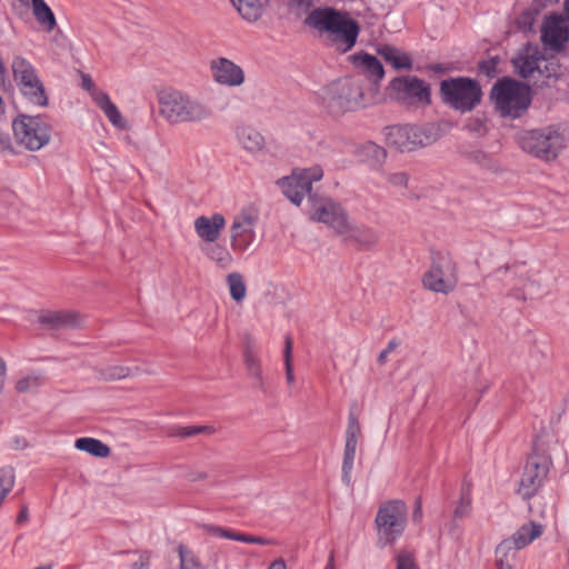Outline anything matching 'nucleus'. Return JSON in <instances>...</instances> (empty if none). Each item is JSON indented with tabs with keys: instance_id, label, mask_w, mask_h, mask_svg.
<instances>
[{
	"instance_id": "1",
	"label": "nucleus",
	"mask_w": 569,
	"mask_h": 569,
	"mask_svg": "<svg viewBox=\"0 0 569 569\" xmlns=\"http://www.w3.org/2000/svg\"><path fill=\"white\" fill-rule=\"evenodd\" d=\"M157 100L159 114L172 126L199 123L212 116V110L206 102L177 89L160 91Z\"/></svg>"
},
{
	"instance_id": "2",
	"label": "nucleus",
	"mask_w": 569,
	"mask_h": 569,
	"mask_svg": "<svg viewBox=\"0 0 569 569\" xmlns=\"http://www.w3.org/2000/svg\"><path fill=\"white\" fill-rule=\"evenodd\" d=\"M567 130L560 123L526 130L518 136L520 148L543 161L555 160L567 147Z\"/></svg>"
},
{
	"instance_id": "3",
	"label": "nucleus",
	"mask_w": 569,
	"mask_h": 569,
	"mask_svg": "<svg viewBox=\"0 0 569 569\" xmlns=\"http://www.w3.org/2000/svg\"><path fill=\"white\" fill-rule=\"evenodd\" d=\"M442 101L461 113L472 111L482 98L480 83L468 77H451L440 82Z\"/></svg>"
},
{
	"instance_id": "4",
	"label": "nucleus",
	"mask_w": 569,
	"mask_h": 569,
	"mask_svg": "<svg viewBox=\"0 0 569 569\" xmlns=\"http://www.w3.org/2000/svg\"><path fill=\"white\" fill-rule=\"evenodd\" d=\"M407 522L408 507L402 500L381 503L375 519L379 546L393 545L405 532Z\"/></svg>"
},
{
	"instance_id": "5",
	"label": "nucleus",
	"mask_w": 569,
	"mask_h": 569,
	"mask_svg": "<svg viewBox=\"0 0 569 569\" xmlns=\"http://www.w3.org/2000/svg\"><path fill=\"white\" fill-rule=\"evenodd\" d=\"M363 89L359 81L345 79L321 90L322 106L333 116L355 111L363 103Z\"/></svg>"
},
{
	"instance_id": "6",
	"label": "nucleus",
	"mask_w": 569,
	"mask_h": 569,
	"mask_svg": "<svg viewBox=\"0 0 569 569\" xmlns=\"http://www.w3.org/2000/svg\"><path fill=\"white\" fill-rule=\"evenodd\" d=\"M490 97L502 117L518 118L531 102L528 87L510 78L498 80Z\"/></svg>"
},
{
	"instance_id": "7",
	"label": "nucleus",
	"mask_w": 569,
	"mask_h": 569,
	"mask_svg": "<svg viewBox=\"0 0 569 569\" xmlns=\"http://www.w3.org/2000/svg\"><path fill=\"white\" fill-rule=\"evenodd\" d=\"M422 284L426 289L448 295L458 284V264L447 252H435L431 256L429 269L422 276Z\"/></svg>"
},
{
	"instance_id": "8",
	"label": "nucleus",
	"mask_w": 569,
	"mask_h": 569,
	"mask_svg": "<svg viewBox=\"0 0 569 569\" xmlns=\"http://www.w3.org/2000/svg\"><path fill=\"white\" fill-rule=\"evenodd\" d=\"M11 69L21 94L34 106H48L49 99L44 86L32 63L21 56H16Z\"/></svg>"
},
{
	"instance_id": "9",
	"label": "nucleus",
	"mask_w": 569,
	"mask_h": 569,
	"mask_svg": "<svg viewBox=\"0 0 569 569\" xmlns=\"http://www.w3.org/2000/svg\"><path fill=\"white\" fill-rule=\"evenodd\" d=\"M551 465L550 456L535 445L532 452L526 460L519 481L518 493L523 499H530L538 492L547 478Z\"/></svg>"
},
{
	"instance_id": "10",
	"label": "nucleus",
	"mask_w": 569,
	"mask_h": 569,
	"mask_svg": "<svg viewBox=\"0 0 569 569\" xmlns=\"http://www.w3.org/2000/svg\"><path fill=\"white\" fill-rule=\"evenodd\" d=\"M12 130L19 144L37 151L49 143L52 128L40 116L19 114L12 121Z\"/></svg>"
},
{
	"instance_id": "11",
	"label": "nucleus",
	"mask_w": 569,
	"mask_h": 569,
	"mask_svg": "<svg viewBox=\"0 0 569 569\" xmlns=\"http://www.w3.org/2000/svg\"><path fill=\"white\" fill-rule=\"evenodd\" d=\"M259 222V210L254 207L242 208L230 224V247L234 252L247 251L257 239L256 228Z\"/></svg>"
},
{
	"instance_id": "12",
	"label": "nucleus",
	"mask_w": 569,
	"mask_h": 569,
	"mask_svg": "<svg viewBox=\"0 0 569 569\" xmlns=\"http://www.w3.org/2000/svg\"><path fill=\"white\" fill-rule=\"evenodd\" d=\"M390 96L407 106H428L431 102L430 86L416 76L396 77L389 84Z\"/></svg>"
},
{
	"instance_id": "13",
	"label": "nucleus",
	"mask_w": 569,
	"mask_h": 569,
	"mask_svg": "<svg viewBox=\"0 0 569 569\" xmlns=\"http://www.w3.org/2000/svg\"><path fill=\"white\" fill-rule=\"evenodd\" d=\"M323 171L320 167H313L301 171H293L291 176L278 181L283 194L295 204L299 206L306 196L315 202L312 183L321 180Z\"/></svg>"
},
{
	"instance_id": "14",
	"label": "nucleus",
	"mask_w": 569,
	"mask_h": 569,
	"mask_svg": "<svg viewBox=\"0 0 569 569\" xmlns=\"http://www.w3.org/2000/svg\"><path fill=\"white\" fill-rule=\"evenodd\" d=\"M386 141L401 152H409L418 147L431 143L432 138L417 126H391L386 129Z\"/></svg>"
},
{
	"instance_id": "15",
	"label": "nucleus",
	"mask_w": 569,
	"mask_h": 569,
	"mask_svg": "<svg viewBox=\"0 0 569 569\" xmlns=\"http://www.w3.org/2000/svg\"><path fill=\"white\" fill-rule=\"evenodd\" d=\"M311 219L327 224L339 236L347 234L350 229L351 220L346 209L332 199H327L319 204L313 203Z\"/></svg>"
},
{
	"instance_id": "16",
	"label": "nucleus",
	"mask_w": 569,
	"mask_h": 569,
	"mask_svg": "<svg viewBox=\"0 0 569 569\" xmlns=\"http://www.w3.org/2000/svg\"><path fill=\"white\" fill-rule=\"evenodd\" d=\"M360 32L358 22L351 19L346 12L343 18L339 20L337 27L325 39L326 43L340 53L350 51Z\"/></svg>"
},
{
	"instance_id": "17",
	"label": "nucleus",
	"mask_w": 569,
	"mask_h": 569,
	"mask_svg": "<svg viewBox=\"0 0 569 569\" xmlns=\"http://www.w3.org/2000/svg\"><path fill=\"white\" fill-rule=\"evenodd\" d=\"M568 22L563 16L552 14L546 18L541 29V41L550 50L560 52L569 41Z\"/></svg>"
},
{
	"instance_id": "18",
	"label": "nucleus",
	"mask_w": 569,
	"mask_h": 569,
	"mask_svg": "<svg viewBox=\"0 0 569 569\" xmlns=\"http://www.w3.org/2000/svg\"><path fill=\"white\" fill-rule=\"evenodd\" d=\"M210 72L214 82L229 88L239 87L246 80L243 69L223 57L211 60Z\"/></svg>"
},
{
	"instance_id": "19",
	"label": "nucleus",
	"mask_w": 569,
	"mask_h": 569,
	"mask_svg": "<svg viewBox=\"0 0 569 569\" xmlns=\"http://www.w3.org/2000/svg\"><path fill=\"white\" fill-rule=\"evenodd\" d=\"M341 12L331 7H321L312 9L305 19V24L318 31L325 39L337 27V23L343 18Z\"/></svg>"
},
{
	"instance_id": "20",
	"label": "nucleus",
	"mask_w": 569,
	"mask_h": 569,
	"mask_svg": "<svg viewBox=\"0 0 569 569\" xmlns=\"http://www.w3.org/2000/svg\"><path fill=\"white\" fill-rule=\"evenodd\" d=\"M224 227L226 218L222 213H213L211 217L200 216L194 220V231L206 244L217 241Z\"/></svg>"
},
{
	"instance_id": "21",
	"label": "nucleus",
	"mask_w": 569,
	"mask_h": 569,
	"mask_svg": "<svg viewBox=\"0 0 569 569\" xmlns=\"http://www.w3.org/2000/svg\"><path fill=\"white\" fill-rule=\"evenodd\" d=\"M343 241L358 246L360 250H371L379 241L380 237L377 230L365 224H356L350 221V229L347 234H342Z\"/></svg>"
},
{
	"instance_id": "22",
	"label": "nucleus",
	"mask_w": 569,
	"mask_h": 569,
	"mask_svg": "<svg viewBox=\"0 0 569 569\" xmlns=\"http://www.w3.org/2000/svg\"><path fill=\"white\" fill-rule=\"evenodd\" d=\"M39 323L48 330H60L67 328H77L80 325L79 315L72 311H43L39 318Z\"/></svg>"
},
{
	"instance_id": "23",
	"label": "nucleus",
	"mask_w": 569,
	"mask_h": 569,
	"mask_svg": "<svg viewBox=\"0 0 569 569\" xmlns=\"http://www.w3.org/2000/svg\"><path fill=\"white\" fill-rule=\"evenodd\" d=\"M542 54L537 47L527 46L521 54L512 60L513 67L521 78H529L540 70Z\"/></svg>"
},
{
	"instance_id": "24",
	"label": "nucleus",
	"mask_w": 569,
	"mask_h": 569,
	"mask_svg": "<svg viewBox=\"0 0 569 569\" xmlns=\"http://www.w3.org/2000/svg\"><path fill=\"white\" fill-rule=\"evenodd\" d=\"M350 59L352 63L357 68L361 69L366 77L375 84H378L382 80L385 70L381 62L375 56L369 53H357L352 54Z\"/></svg>"
},
{
	"instance_id": "25",
	"label": "nucleus",
	"mask_w": 569,
	"mask_h": 569,
	"mask_svg": "<svg viewBox=\"0 0 569 569\" xmlns=\"http://www.w3.org/2000/svg\"><path fill=\"white\" fill-rule=\"evenodd\" d=\"M545 527L536 521H529L528 523H523L511 537L513 545H517L518 548L523 549L529 546L532 541L541 537L543 533Z\"/></svg>"
},
{
	"instance_id": "26",
	"label": "nucleus",
	"mask_w": 569,
	"mask_h": 569,
	"mask_svg": "<svg viewBox=\"0 0 569 569\" xmlns=\"http://www.w3.org/2000/svg\"><path fill=\"white\" fill-rule=\"evenodd\" d=\"M231 2L244 20L256 22L262 17L269 0H231Z\"/></svg>"
},
{
	"instance_id": "27",
	"label": "nucleus",
	"mask_w": 569,
	"mask_h": 569,
	"mask_svg": "<svg viewBox=\"0 0 569 569\" xmlns=\"http://www.w3.org/2000/svg\"><path fill=\"white\" fill-rule=\"evenodd\" d=\"M519 550L521 549L513 545L510 538L503 539L495 550L497 568L513 569Z\"/></svg>"
},
{
	"instance_id": "28",
	"label": "nucleus",
	"mask_w": 569,
	"mask_h": 569,
	"mask_svg": "<svg viewBox=\"0 0 569 569\" xmlns=\"http://www.w3.org/2000/svg\"><path fill=\"white\" fill-rule=\"evenodd\" d=\"M97 106L103 111L108 120L117 128L124 129L127 127L117 106L110 100V97L102 91H97L93 94Z\"/></svg>"
},
{
	"instance_id": "29",
	"label": "nucleus",
	"mask_w": 569,
	"mask_h": 569,
	"mask_svg": "<svg viewBox=\"0 0 569 569\" xmlns=\"http://www.w3.org/2000/svg\"><path fill=\"white\" fill-rule=\"evenodd\" d=\"M201 251L209 260L213 261L222 269L231 267L233 262V258L229 249L217 241L202 246Z\"/></svg>"
},
{
	"instance_id": "30",
	"label": "nucleus",
	"mask_w": 569,
	"mask_h": 569,
	"mask_svg": "<svg viewBox=\"0 0 569 569\" xmlns=\"http://www.w3.org/2000/svg\"><path fill=\"white\" fill-rule=\"evenodd\" d=\"M243 360L248 373L251 378L256 379V387L260 390H264L263 377H262V368L259 356L254 348L249 343L246 346L243 352Z\"/></svg>"
},
{
	"instance_id": "31",
	"label": "nucleus",
	"mask_w": 569,
	"mask_h": 569,
	"mask_svg": "<svg viewBox=\"0 0 569 569\" xmlns=\"http://www.w3.org/2000/svg\"><path fill=\"white\" fill-rule=\"evenodd\" d=\"M378 53L395 69H411V58L399 49L385 44L378 49Z\"/></svg>"
},
{
	"instance_id": "32",
	"label": "nucleus",
	"mask_w": 569,
	"mask_h": 569,
	"mask_svg": "<svg viewBox=\"0 0 569 569\" xmlns=\"http://www.w3.org/2000/svg\"><path fill=\"white\" fill-rule=\"evenodd\" d=\"M141 372L138 366L127 367L120 365L108 366L98 371V377L103 381H116L131 376H137Z\"/></svg>"
},
{
	"instance_id": "33",
	"label": "nucleus",
	"mask_w": 569,
	"mask_h": 569,
	"mask_svg": "<svg viewBox=\"0 0 569 569\" xmlns=\"http://www.w3.org/2000/svg\"><path fill=\"white\" fill-rule=\"evenodd\" d=\"M32 12L36 20L43 26L47 31L50 32L56 28V17L44 0H32Z\"/></svg>"
},
{
	"instance_id": "34",
	"label": "nucleus",
	"mask_w": 569,
	"mask_h": 569,
	"mask_svg": "<svg viewBox=\"0 0 569 569\" xmlns=\"http://www.w3.org/2000/svg\"><path fill=\"white\" fill-rule=\"evenodd\" d=\"M237 137L242 147L249 151H258L264 144V139L259 131L251 127H242L238 130Z\"/></svg>"
},
{
	"instance_id": "35",
	"label": "nucleus",
	"mask_w": 569,
	"mask_h": 569,
	"mask_svg": "<svg viewBox=\"0 0 569 569\" xmlns=\"http://www.w3.org/2000/svg\"><path fill=\"white\" fill-rule=\"evenodd\" d=\"M76 448L86 451L98 458H106L110 455V448L99 439L83 437L76 440Z\"/></svg>"
},
{
	"instance_id": "36",
	"label": "nucleus",
	"mask_w": 569,
	"mask_h": 569,
	"mask_svg": "<svg viewBox=\"0 0 569 569\" xmlns=\"http://www.w3.org/2000/svg\"><path fill=\"white\" fill-rule=\"evenodd\" d=\"M358 440L346 439L343 461H342V480L350 483L351 471L353 468Z\"/></svg>"
},
{
	"instance_id": "37",
	"label": "nucleus",
	"mask_w": 569,
	"mask_h": 569,
	"mask_svg": "<svg viewBox=\"0 0 569 569\" xmlns=\"http://www.w3.org/2000/svg\"><path fill=\"white\" fill-rule=\"evenodd\" d=\"M230 296L236 302H241L247 292L243 277L239 272H231L227 276Z\"/></svg>"
},
{
	"instance_id": "38",
	"label": "nucleus",
	"mask_w": 569,
	"mask_h": 569,
	"mask_svg": "<svg viewBox=\"0 0 569 569\" xmlns=\"http://www.w3.org/2000/svg\"><path fill=\"white\" fill-rule=\"evenodd\" d=\"M180 569H206L198 556L184 545H179L177 548Z\"/></svg>"
},
{
	"instance_id": "39",
	"label": "nucleus",
	"mask_w": 569,
	"mask_h": 569,
	"mask_svg": "<svg viewBox=\"0 0 569 569\" xmlns=\"http://www.w3.org/2000/svg\"><path fill=\"white\" fill-rule=\"evenodd\" d=\"M43 383V378L40 375H28L19 379L16 383L18 392H29L38 389Z\"/></svg>"
},
{
	"instance_id": "40",
	"label": "nucleus",
	"mask_w": 569,
	"mask_h": 569,
	"mask_svg": "<svg viewBox=\"0 0 569 569\" xmlns=\"http://www.w3.org/2000/svg\"><path fill=\"white\" fill-rule=\"evenodd\" d=\"M214 428L211 426H186L179 427L171 432V436H177L180 438H189L194 437L200 433H212Z\"/></svg>"
},
{
	"instance_id": "41",
	"label": "nucleus",
	"mask_w": 569,
	"mask_h": 569,
	"mask_svg": "<svg viewBox=\"0 0 569 569\" xmlns=\"http://www.w3.org/2000/svg\"><path fill=\"white\" fill-rule=\"evenodd\" d=\"M203 529L208 533L219 537V538L230 539V540H234V541L241 540V535H242L241 532H237V531H233V530L220 527V526L203 525Z\"/></svg>"
},
{
	"instance_id": "42",
	"label": "nucleus",
	"mask_w": 569,
	"mask_h": 569,
	"mask_svg": "<svg viewBox=\"0 0 569 569\" xmlns=\"http://www.w3.org/2000/svg\"><path fill=\"white\" fill-rule=\"evenodd\" d=\"M283 357H284V367H286V379H287V382L291 385L295 381V376H293V368H292V362H291L292 339L289 336L286 337Z\"/></svg>"
},
{
	"instance_id": "43",
	"label": "nucleus",
	"mask_w": 569,
	"mask_h": 569,
	"mask_svg": "<svg viewBox=\"0 0 569 569\" xmlns=\"http://www.w3.org/2000/svg\"><path fill=\"white\" fill-rule=\"evenodd\" d=\"M387 182L397 189H406L409 182V174L405 171L383 172Z\"/></svg>"
},
{
	"instance_id": "44",
	"label": "nucleus",
	"mask_w": 569,
	"mask_h": 569,
	"mask_svg": "<svg viewBox=\"0 0 569 569\" xmlns=\"http://www.w3.org/2000/svg\"><path fill=\"white\" fill-rule=\"evenodd\" d=\"M396 569H419L415 556L408 550H400L396 555Z\"/></svg>"
},
{
	"instance_id": "45",
	"label": "nucleus",
	"mask_w": 569,
	"mask_h": 569,
	"mask_svg": "<svg viewBox=\"0 0 569 569\" xmlns=\"http://www.w3.org/2000/svg\"><path fill=\"white\" fill-rule=\"evenodd\" d=\"M538 73L546 78H558L560 76V64L555 60H547L542 57Z\"/></svg>"
},
{
	"instance_id": "46",
	"label": "nucleus",
	"mask_w": 569,
	"mask_h": 569,
	"mask_svg": "<svg viewBox=\"0 0 569 569\" xmlns=\"http://www.w3.org/2000/svg\"><path fill=\"white\" fill-rule=\"evenodd\" d=\"M365 150H366L367 154H369L373 158L376 164H381L387 157L386 150L382 147H380L373 142H369L366 146Z\"/></svg>"
},
{
	"instance_id": "47",
	"label": "nucleus",
	"mask_w": 569,
	"mask_h": 569,
	"mask_svg": "<svg viewBox=\"0 0 569 569\" xmlns=\"http://www.w3.org/2000/svg\"><path fill=\"white\" fill-rule=\"evenodd\" d=\"M360 432L361 427L358 418L353 413H350L348 418V427L346 430V439L358 440Z\"/></svg>"
},
{
	"instance_id": "48",
	"label": "nucleus",
	"mask_w": 569,
	"mask_h": 569,
	"mask_svg": "<svg viewBox=\"0 0 569 569\" xmlns=\"http://www.w3.org/2000/svg\"><path fill=\"white\" fill-rule=\"evenodd\" d=\"M471 511V499L468 496H462L458 506L453 511L455 519H462L467 517Z\"/></svg>"
},
{
	"instance_id": "49",
	"label": "nucleus",
	"mask_w": 569,
	"mask_h": 569,
	"mask_svg": "<svg viewBox=\"0 0 569 569\" xmlns=\"http://www.w3.org/2000/svg\"><path fill=\"white\" fill-rule=\"evenodd\" d=\"M497 63L498 61L496 59H491L489 61H481L479 63V70L481 73L488 77H493L496 76L497 72Z\"/></svg>"
},
{
	"instance_id": "50",
	"label": "nucleus",
	"mask_w": 569,
	"mask_h": 569,
	"mask_svg": "<svg viewBox=\"0 0 569 569\" xmlns=\"http://www.w3.org/2000/svg\"><path fill=\"white\" fill-rule=\"evenodd\" d=\"M400 346V341L398 339H391L389 342H388V346L386 349H383L379 356H378V363L379 365H385L386 361H387V357L390 352H392L393 350H396V348H398Z\"/></svg>"
},
{
	"instance_id": "51",
	"label": "nucleus",
	"mask_w": 569,
	"mask_h": 569,
	"mask_svg": "<svg viewBox=\"0 0 569 569\" xmlns=\"http://www.w3.org/2000/svg\"><path fill=\"white\" fill-rule=\"evenodd\" d=\"M240 542L266 546L270 543V540L263 537L242 533Z\"/></svg>"
},
{
	"instance_id": "52",
	"label": "nucleus",
	"mask_w": 569,
	"mask_h": 569,
	"mask_svg": "<svg viewBox=\"0 0 569 569\" xmlns=\"http://www.w3.org/2000/svg\"><path fill=\"white\" fill-rule=\"evenodd\" d=\"M150 553L148 551L141 552L139 559L134 561L131 567L132 569H149Z\"/></svg>"
},
{
	"instance_id": "53",
	"label": "nucleus",
	"mask_w": 569,
	"mask_h": 569,
	"mask_svg": "<svg viewBox=\"0 0 569 569\" xmlns=\"http://www.w3.org/2000/svg\"><path fill=\"white\" fill-rule=\"evenodd\" d=\"M532 21V16L526 12L518 18L517 23L521 30H531Z\"/></svg>"
},
{
	"instance_id": "54",
	"label": "nucleus",
	"mask_w": 569,
	"mask_h": 569,
	"mask_svg": "<svg viewBox=\"0 0 569 569\" xmlns=\"http://www.w3.org/2000/svg\"><path fill=\"white\" fill-rule=\"evenodd\" d=\"M11 148L10 137L7 133L0 132V151H7Z\"/></svg>"
},
{
	"instance_id": "55",
	"label": "nucleus",
	"mask_w": 569,
	"mask_h": 569,
	"mask_svg": "<svg viewBox=\"0 0 569 569\" xmlns=\"http://www.w3.org/2000/svg\"><path fill=\"white\" fill-rule=\"evenodd\" d=\"M421 518H422L421 500L418 498L415 503L412 519H413V521L418 522L421 520Z\"/></svg>"
},
{
	"instance_id": "56",
	"label": "nucleus",
	"mask_w": 569,
	"mask_h": 569,
	"mask_svg": "<svg viewBox=\"0 0 569 569\" xmlns=\"http://www.w3.org/2000/svg\"><path fill=\"white\" fill-rule=\"evenodd\" d=\"M6 362L0 358V393L3 390L4 381H6Z\"/></svg>"
},
{
	"instance_id": "57",
	"label": "nucleus",
	"mask_w": 569,
	"mask_h": 569,
	"mask_svg": "<svg viewBox=\"0 0 569 569\" xmlns=\"http://www.w3.org/2000/svg\"><path fill=\"white\" fill-rule=\"evenodd\" d=\"M268 569H287V563L282 558L273 560Z\"/></svg>"
},
{
	"instance_id": "58",
	"label": "nucleus",
	"mask_w": 569,
	"mask_h": 569,
	"mask_svg": "<svg viewBox=\"0 0 569 569\" xmlns=\"http://www.w3.org/2000/svg\"><path fill=\"white\" fill-rule=\"evenodd\" d=\"M28 519H29L28 508H27V507H23V508L20 510V512H19V515H18V517H17V522H18V523H22V522L27 521Z\"/></svg>"
},
{
	"instance_id": "59",
	"label": "nucleus",
	"mask_w": 569,
	"mask_h": 569,
	"mask_svg": "<svg viewBox=\"0 0 569 569\" xmlns=\"http://www.w3.org/2000/svg\"><path fill=\"white\" fill-rule=\"evenodd\" d=\"M93 86H94L93 81L91 80L90 77H88V76H83L82 77V87H83V89L91 90L93 88Z\"/></svg>"
},
{
	"instance_id": "60",
	"label": "nucleus",
	"mask_w": 569,
	"mask_h": 569,
	"mask_svg": "<svg viewBox=\"0 0 569 569\" xmlns=\"http://www.w3.org/2000/svg\"><path fill=\"white\" fill-rule=\"evenodd\" d=\"M325 569H335V553H333V551L330 552L329 558H328V562H327Z\"/></svg>"
},
{
	"instance_id": "61",
	"label": "nucleus",
	"mask_w": 569,
	"mask_h": 569,
	"mask_svg": "<svg viewBox=\"0 0 569 569\" xmlns=\"http://www.w3.org/2000/svg\"><path fill=\"white\" fill-rule=\"evenodd\" d=\"M563 13L565 19L567 20L569 24V0H563Z\"/></svg>"
},
{
	"instance_id": "62",
	"label": "nucleus",
	"mask_w": 569,
	"mask_h": 569,
	"mask_svg": "<svg viewBox=\"0 0 569 569\" xmlns=\"http://www.w3.org/2000/svg\"><path fill=\"white\" fill-rule=\"evenodd\" d=\"M206 478H207L206 472H198L197 475H192L190 479L192 481H196V480H201V479H206Z\"/></svg>"
},
{
	"instance_id": "63",
	"label": "nucleus",
	"mask_w": 569,
	"mask_h": 569,
	"mask_svg": "<svg viewBox=\"0 0 569 569\" xmlns=\"http://www.w3.org/2000/svg\"><path fill=\"white\" fill-rule=\"evenodd\" d=\"M537 3H541L543 6L547 4H557L560 0H533Z\"/></svg>"
},
{
	"instance_id": "64",
	"label": "nucleus",
	"mask_w": 569,
	"mask_h": 569,
	"mask_svg": "<svg viewBox=\"0 0 569 569\" xmlns=\"http://www.w3.org/2000/svg\"><path fill=\"white\" fill-rule=\"evenodd\" d=\"M21 441L17 440V448H20Z\"/></svg>"
}]
</instances>
